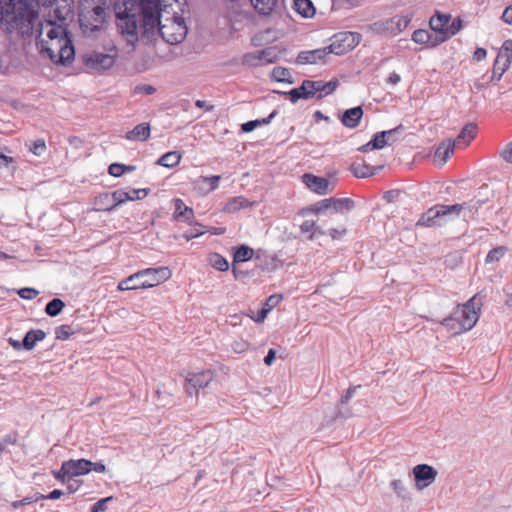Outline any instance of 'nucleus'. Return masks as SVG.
Listing matches in <instances>:
<instances>
[{
  "label": "nucleus",
  "instance_id": "51",
  "mask_svg": "<svg viewBox=\"0 0 512 512\" xmlns=\"http://www.w3.org/2000/svg\"><path fill=\"white\" fill-rule=\"evenodd\" d=\"M220 179V175L205 176L200 178L202 182L209 184V191H213L218 188Z\"/></svg>",
  "mask_w": 512,
  "mask_h": 512
},
{
  "label": "nucleus",
  "instance_id": "2",
  "mask_svg": "<svg viewBox=\"0 0 512 512\" xmlns=\"http://www.w3.org/2000/svg\"><path fill=\"white\" fill-rule=\"evenodd\" d=\"M109 7L106 0H82L79 7V23L87 36L103 28Z\"/></svg>",
  "mask_w": 512,
  "mask_h": 512
},
{
  "label": "nucleus",
  "instance_id": "8",
  "mask_svg": "<svg viewBox=\"0 0 512 512\" xmlns=\"http://www.w3.org/2000/svg\"><path fill=\"white\" fill-rule=\"evenodd\" d=\"M413 475L416 488L423 490L436 480L438 472L428 464H418L413 468Z\"/></svg>",
  "mask_w": 512,
  "mask_h": 512
},
{
  "label": "nucleus",
  "instance_id": "40",
  "mask_svg": "<svg viewBox=\"0 0 512 512\" xmlns=\"http://www.w3.org/2000/svg\"><path fill=\"white\" fill-rule=\"evenodd\" d=\"M462 27V21L460 18H455L448 23V28L446 32V36L441 37V42L446 41L450 37L454 36L457 32L460 31Z\"/></svg>",
  "mask_w": 512,
  "mask_h": 512
},
{
  "label": "nucleus",
  "instance_id": "43",
  "mask_svg": "<svg viewBox=\"0 0 512 512\" xmlns=\"http://www.w3.org/2000/svg\"><path fill=\"white\" fill-rule=\"evenodd\" d=\"M430 33L427 30L419 29L414 31L412 40L419 44H425L430 42Z\"/></svg>",
  "mask_w": 512,
  "mask_h": 512
},
{
  "label": "nucleus",
  "instance_id": "32",
  "mask_svg": "<svg viewBox=\"0 0 512 512\" xmlns=\"http://www.w3.org/2000/svg\"><path fill=\"white\" fill-rule=\"evenodd\" d=\"M64 307L65 303L63 300L60 298H53L47 303L45 313L50 317H56L62 312Z\"/></svg>",
  "mask_w": 512,
  "mask_h": 512
},
{
  "label": "nucleus",
  "instance_id": "55",
  "mask_svg": "<svg viewBox=\"0 0 512 512\" xmlns=\"http://www.w3.org/2000/svg\"><path fill=\"white\" fill-rule=\"evenodd\" d=\"M447 208H445L444 211L450 212L451 216L453 218H458L460 216L461 211L466 209L465 205L461 204H453V205H446Z\"/></svg>",
  "mask_w": 512,
  "mask_h": 512
},
{
  "label": "nucleus",
  "instance_id": "59",
  "mask_svg": "<svg viewBox=\"0 0 512 512\" xmlns=\"http://www.w3.org/2000/svg\"><path fill=\"white\" fill-rule=\"evenodd\" d=\"M43 499H44V494L35 493L34 495L24 497L21 500L23 501V506H24V505H29V504L38 502V501L43 500Z\"/></svg>",
  "mask_w": 512,
  "mask_h": 512
},
{
  "label": "nucleus",
  "instance_id": "15",
  "mask_svg": "<svg viewBox=\"0 0 512 512\" xmlns=\"http://www.w3.org/2000/svg\"><path fill=\"white\" fill-rule=\"evenodd\" d=\"M174 218L177 221L193 224L194 211L191 207L185 205L182 199H174Z\"/></svg>",
  "mask_w": 512,
  "mask_h": 512
},
{
  "label": "nucleus",
  "instance_id": "52",
  "mask_svg": "<svg viewBox=\"0 0 512 512\" xmlns=\"http://www.w3.org/2000/svg\"><path fill=\"white\" fill-rule=\"evenodd\" d=\"M46 149V144L43 139H37L32 142L30 146V151L35 155H41Z\"/></svg>",
  "mask_w": 512,
  "mask_h": 512
},
{
  "label": "nucleus",
  "instance_id": "38",
  "mask_svg": "<svg viewBox=\"0 0 512 512\" xmlns=\"http://www.w3.org/2000/svg\"><path fill=\"white\" fill-rule=\"evenodd\" d=\"M507 248L505 246H498L491 249L486 256V263L498 262L506 253Z\"/></svg>",
  "mask_w": 512,
  "mask_h": 512
},
{
  "label": "nucleus",
  "instance_id": "35",
  "mask_svg": "<svg viewBox=\"0 0 512 512\" xmlns=\"http://www.w3.org/2000/svg\"><path fill=\"white\" fill-rule=\"evenodd\" d=\"M317 84H319L317 98L321 99L324 96L329 95L336 89V87L338 85V81L331 80L329 82H323V81L319 80V81H317Z\"/></svg>",
  "mask_w": 512,
  "mask_h": 512
},
{
  "label": "nucleus",
  "instance_id": "4",
  "mask_svg": "<svg viewBox=\"0 0 512 512\" xmlns=\"http://www.w3.org/2000/svg\"><path fill=\"white\" fill-rule=\"evenodd\" d=\"M474 299L475 297H472L461 308L457 306L455 311L440 323L454 330L455 333L472 329L478 321V313L473 303Z\"/></svg>",
  "mask_w": 512,
  "mask_h": 512
},
{
  "label": "nucleus",
  "instance_id": "23",
  "mask_svg": "<svg viewBox=\"0 0 512 512\" xmlns=\"http://www.w3.org/2000/svg\"><path fill=\"white\" fill-rule=\"evenodd\" d=\"M46 337V333L41 329H31L29 330L23 340L22 345H24V350L30 351L32 350L38 341L44 340Z\"/></svg>",
  "mask_w": 512,
  "mask_h": 512
},
{
  "label": "nucleus",
  "instance_id": "49",
  "mask_svg": "<svg viewBox=\"0 0 512 512\" xmlns=\"http://www.w3.org/2000/svg\"><path fill=\"white\" fill-rule=\"evenodd\" d=\"M126 165L120 163H112L108 167V173L114 177H120L126 172Z\"/></svg>",
  "mask_w": 512,
  "mask_h": 512
},
{
  "label": "nucleus",
  "instance_id": "9",
  "mask_svg": "<svg viewBox=\"0 0 512 512\" xmlns=\"http://www.w3.org/2000/svg\"><path fill=\"white\" fill-rule=\"evenodd\" d=\"M275 54L273 49L267 48L263 50H256L253 52L246 53L243 56V64L248 66H259L263 64L272 63L274 61Z\"/></svg>",
  "mask_w": 512,
  "mask_h": 512
},
{
  "label": "nucleus",
  "instance_id": "63",
  "mask_svg": "<svg viewBox=\"0 0 512 512\" xmlns=\"http://www.w3.org/2000/svg\"><path fill=\"white\" fill-rule=\"evenodd\" d=\"M502 20L505 23L512 25V4L504 10L502 14Z\"/></svg>",
  "mask_w": 512,
  "mask_h": 512
},
{
  "label": "nucleus",
  "instance_id": "16",
  "mask_svg": "<svg viewBox=\"0 0 512 512\" xmlns=\"http://www.w3.org/2000/svg\"><path fill=\"white\" fill-rule=\"evenodd\" d=\"M439 211H436L435 206L429 208L418 219L416 226L424 227H442L446 221H441L438 216Z\"/></svg>",
  "mask_w": 512,
  "mask_h": 512
},
{
  "label": "nucleus",
  "instance_id": "17",
  "mask_svg": "<svg viewBox=\"0 0 512 512\" xmlns=\"http://www.w3.org/2000/svg\"><path fill=\"white\" fill-rule=\"evenodd\" d=\"M450 20V15L440 13H437L436 15L431 17L429 24L431 29L439 34V42H441V37L446 36L448 23L450 22Z\"/></svg>",
  "mask_w": 512,
  "mask_h": 512
},
{
  "label": "nucleus",
  "instance_id": "1",
  "mask_svg": "<svg viewBox=\"0 0 512 512\" xmlns=\"http://www.w3.org/2000/svg\"><path fill=\"white\" fill-rule=\"evenodd\" d=\"M37 47L42 56L55 64L65 65L74 59V46L66 29L52 20L39 24Z\"/></svg>",
  "mask_w": 512,
  "mask_h": 512
},
{
  "label": "nucleus",
  "instance_id": "57",
  "mask_svg": "<svg viewBox=\"0 0 512 512\" xmlns=\"http://www.w3.org/2000/svg\"><path fill=\"white\" fill-rule=\"evenodd\" d=\"M53 476L55 477V479H57L58 481H60L61 483H65L66 480H70L69 479V473L67 470H63V464L61 465V468L60 470L58 471H53Z\"/></svg>",
  "mask_w": 512,
  "mask_h": 512
},
{
  "label": "nucleus",
  "instance_id": "54",
  "mask_svg": "<svg viewBox=\"0 0 512 512\" xmlns=\"http://www.w3.org/2000/svg\"><path fill=\"white\" fill-rule=\"evenodd\" d=\"M500 157L507 163L512 164V140L504 146L500 152Z\"/></svg>",
  "mask_w": 512,
  "mask_h": 512
},
{
  "label": "nucleus",
  "instance_id": "44",
  "mask_svg": "<svg viewBox=\"0 0 512 512\" xmlns=\"http://www.w3.org/2000/svg\"><path fill=\"white\" fill-rule=\"evenodd\" d=\"M73 334L70 325H60L55 329L56 338L59 340H67Z\"/></svg>",
  "mask_w": 512,
  "mask_h": 512
},
{
  "label": "nucleus",
  "instance_id": "50",
  "mask_svg": "<svg viewBox=\"0 0 512 512\" xmlns=\"http://www.w3.org/2000/svg\"><path fill=\"white\" fill-rule=\"evenodd\" d=\"M17 293L21 298L26 300H32L36 298L39 294V292L36 289L30 287L21 288L17 291Z\"/></svg>",
  "mask_w": 512,
  "mask_h": 512
},
{
  "label": "nucleus",
  "instance_id": "56",
  "mask_svg": "<svg viewBox=\"0 0 512 512\" xmlns=\"http://www.w3.org/2000/svg\"><path fill=\"white\" fill-rule=\"evenodd\" d=\"M360 387H361L360 385H358V386H352V387H349V388L345 391V393L341 396V399H340V403H341V405H345V404H347V403L350 401V399L354 396V394H355L356 390H357L358 388H360Z\"/></svg>",
  "mask_w": 512,
  "mask_h": 512
},
{
  "label": "nucleus",
  "instance_id": "45",
  "mask_svg": "<svg viewBox=\"0 0 512 512\" xmlns=\"http://www.w3.org/2000/svg\"><path fill=\"white\" fill-rule=\"evenodd\" d=\"M331 201H332L331 198L323 199V200L315 203L314 205H311L310 207H308L307 210H310L315 213H320L324 210L332 208Z\"/></svg>",
  "mask_w": 512,
  "mask_h": 512
},
{
  "label": "nucleus",
  "instance_id": "6",
  "mask_svg": "<svg viewBox=\"0 0 512 512\" xmlns=\"http://www.w3.org/2000/svg\"><path fill=\"white\" fill-rule=\"evenodd\" d=\"M361 39V35L356 32H340L332 37L331 44L328 46L331 54L343 55L355 48Z\"/></svg>",
  "mask_w": 512,
  "mask_h": 512
},
{
  "label": "nucleus",
  "instance_id": "3",
  "mask_svg": "<svg viewBox=\"0 0 512 512\" xmlns=\"http://www.w3.org/2000/svg\"><path fill=\"white\" fill-rule=\"evenodd\" d=\"M171 277L168 267L147 268L140 270L123 279L118 284V290L146 289L159 285Z\"/></svg>",
  "mask_w": 512,
  "mask_h": 512
},
{
  "label": "nucleus",
  "instance_id": "11",
  "mask_svg": "<svg viewBox=\"0 0 512 512\" xmlns=\"http://www.w3.org/2000/svg\"><path fill=\"white\" fill-rule=\"evenodd\" d=\"M92 461L81 458V459H70L63 462V470H67L69 473V479L76 476L86 475L91 471Z\"/></svg>",
  "mask_w": 512,
  "mask_h": 512
},
{
  "label": "nucleus",
  "instance_id": "60",
  "mask_svg": "<svg viewBox=\"0 0 512 512\" xmlns=\"http://www.w3.org/2000/svg\"><path fill=\"white\" fill-rule=\"evenodd\" d=\"M391 23L396 24L398 31H401L403 28L407 27L408 20L400 16H395L391 19Z\"/></svg>",
  "mask_w": 512,
  "mask_h": 512
},
{
  "label": "nucleus",
  "instance_id": "61",
  "mask_svg": "<svg viewBox=\"0 0 512 512\" xmlns=\"http://www.w3.org/2000/svg\"><path fill=\"white\" fill-rule=\"evenodd\" d=\"M434 206H435L436 211H439L438 216H439L440 220L447 222V218L451 216V213L447 212V211L443 212V210H445V208H447L446 205H444V204H437V205H434Z\"/></svg>",
  "mask_w": 512,
  "mask_h": 512
},
{
  "label": "nucleus",
  "instance_id": "36",
  "mask_svg": "<svg viewBox=\"0 0 512 512\" xmlns=\"http://www.w3.org/2000/svg\"><path fill=\"white\" fill-rule=\"evenodd\" d=\"M272 78L277 82H288L293 83L291 78V73L287 68L284 67H275L272 70Z\"/></svg>",
  "mask_w": 512,
  "mask_h": 512
},
{
  "label": "nucleus",
  "instance_id": "30",
  "mask_svg": "<svg viewBox=\"0 0 512 512\" xmlns=\"http://www.w3.org/2000/svg\"><path fill=\"white\" fill-rule=\"evenodd\" d=\"M350 170L356 178H368L375 174L374 167L368 164L353 163L350 167Z\"/></svg>",
  "mask_w": 512,
  "mask_h": 512
},
{
  "label": "nucleus",
  "instance_id": "28",
  "mask_svg": "<svg viewBox=\"0 0 512 512\" xmlns=\"http://www.w3.org/2000/svg\"><path fill=\"white\" fill-rule=\"evenodd\" d=\"M181 160V154L178 151H170L163 154L157 161L156 164L166 167L174 168Z\"/></svg>",
  "mask_w": 512,
  "mask_h": 512
},
{
  "label": "nucleus",
  "instance_id": "37",
  "mask_svg": "<svg viewBox=\"0 0 512 512\" xmlns=\"http://www.w3.org/2000/svg\"><path fill=\"white\" fill-rule=\"evenodd\" d=\"M390 486L401 499L410 498V493L402 480L395 479L391 482Z\"/></svg>",
  "mask_w": 512,
  "mask_h": 512
},
{
  "label": "nucleus",
  "instance_id": "7",
  "mask_svg": "<svg viewBox=\"0 0 512 512\" xmlns=\"http://www.w3.org/2000/svg\"><path fill=\"white\" fill-rule=\"evenodd\" d=\"M396 132H398V130H381L380 132H377L370 141L360 146L358 151L367 153L373 150L383 149L385 146L390 145L397 140L394 137Z\"/></svg>",
  "mask_w": 512,
  "mask_h": 512
},
{
  "label": "nucleus",
  "instance_id": "12",
  "mask_svg": "<svg viewBox=\"0 0 512 512\" xmlns=\"http://www.w3.org/2000/svg\"><path fill=\"white\" fill-rule=\"evenodd\" d=\"M213 379V373L210 370L201 371L199 373L189 374L187 377V393L192 395L191 388L197 393L198 389L206 387Z\"/></svg>",
  "mask_w": 512,
  "mask_h": 512
},
{
  "label": "nucleus",
  "instance_id": "41",
  "mask_svg": "<svg viewBox=\"0 0 512 512\" xmlns=\"http://www.w3.org/2000/svg\"><path fill=\"white\" fill-rule=\"evenodd\" d=\"M150 132L151 130H128L124 137L130 141H145L149 138Z\"/></svg>",
  "mask_w": 512,
  "mask_h": 512
},
{
  "label": "nucleus",
  "instance_id": "53",
  "mask_svg": "<svg viewBox=\"0 0 512 512\" xmlns=\"http://www.w3.org/2000/svg\"><path fill=\"white\" fill-rule=\"evenodd\" d=\"M282 300V295L273 294L269 296L266 301L264 307L269 311H271L274 307H276L280 301Z\"/></svg>",
  "mask_w": 512,
  "mask_h": 512
},
{
  "label": "nucleus",
  "instance_id": "31",
  "mask_svg": "<svg viewBox=\"0 0 512 512\" xmlns=\"http://www.w3.org/2000/svg\"><path fill=\"white\" fill-rule=\"evenodd\" d=\"M331 205L334 211H351L355 207V202L351 198H331Z\"/></svg>",
  "mask_w": 512,
  "mask_h": 512
},
{
  "label": "nucleus",
  "instance_id": "42",
  "mask_svg": "<svg viewBox=\"0 0 512 512\" xmlns=\"http://www.w3.org/2000/svg\"><path fill=\"white\" fill-rule=\"evenodd\" d=\"M319 229V227L316 225L314 221L306 220L300 225V231L303 234L310 233L308 239H313V234Z\"/></svg>",
  "mask_w": 512,
  "mask_h": 512
},
{
  "label": "nucleus",
  "instance_id": "58",
  "mask_svg": "<svg viewBox=\"0 0 512 512\" xmlns=\"http://www.w3.org/2000/svg\"><path fill=\"white\" fill-rule=\"evenodd\" d=\"M203 231H201L200 229L198 228H191L189 230H187L184 234H183V237L186 239V240H191V239H194V238H197L201 235H203Z\"/></svg>",
  "mask_w": 512,
  "mask_h": 512
},
{
  "label": "nucleus",
  "instance_id": "46",
  "mask_svg": "<svg viewBox=\"0 0 512 512\" xmlns=\"http://www.w3.org/2000/svg\"><path fill=\"white\" fill-rule=\"evenodd\" d=\"M113 496H108L98 500L92 507L90 512H105L107 510V504L113 501Z\"/></svg>",
  "mask_w": 512,
  "mask_h": 512
},
{
  "label": "nucleus",
  "instance_id": "5",
  "mask_svg": "<svg viewBox=\"0 0 512 512\" xmlns=\"http://www.w3.org/2000/svg\"><path fill=\"white\" fill-rule=\"evenodd\" d=\"M118 56L116 46L112 45L106 52H92L85 55L84 62L86 66L97 71H104L111 68Z\"/></svg>",
  "mask_w": 512,
  "mask_h": 512
},
{
  "label": "nucleus",
  "instance_id": "25",
  "mask_svg": "<svg viewBox=\"0 0 512 512\" xmlns=\"http://www.w3.org/2000/svg\"><path fill=\"white\" fill-rule=\"evenodd\" d=\"M293 8L304 18L312 17L315 14V8L311 0H294Z\"/></svg>",
  "mask_w": 512,
  "mask_h": 512
},
{
  "label": "nucleus",
  "instance_id": "34",
  "mask_svg": "<svg viewBox=\"0 0 512 512\" xmlns=\"http://www.w3.org/2000/svg\"><path fill=\"white\" fill-rule=\"evenodd\" d=\"M249 204L248 200L244 197H234L228 201L225 206V211L229 213H234L239 211L240 209L247 207Z\"/></svg>",
  "mask_w": 512,
  "mask_h": 512
},
{
  "label": "nucleus",
  "instance_id": "47",
  "mask_svg": "<svg viewBox=\"0 0 512 512\" xmlns=\"http://www.w3.org/2000/svg\"><path fill=\"white\" fill-rule=\"evenodd\" d=\"M275 115V112H272L268 117L266 118H262V119H257V120H252V121H248L246 123H243L241 125L240 128H256L257 126H260V125H265V124H268L270 119L272 117H274Z\"/></svg>",
  "mask_w": 512,
  "mask_h": 512
},
{
  "label": "nucleus",
  "instance_id": "21",
  "mask_svg": "<svg viewBox=\"0 0 512 512\" xmlns=\"http://www.w3.org/2000/svg\"><path fill=\"white\" fill-rule=\"evenodd\" d=\"M363 116V110L360 106L347 109L341 116L342 124L347 128L358 126Z\"/></svg>",
  "mask_w": 512,
  "mask_h": 512
},
{
  "label": "nucleus",
  "instance_id": "33",
  "mask_svg": "<svg viewBox=\"0 0 512 512\" xmlns=\"http://www.w3.org/2000/svg\"><path fill=\"white\" fill-rule=\"evenodd\" d=\"M254 251L246 245H240L234 252V262H245L253 257Z\"/></svg>",
  "mask_w": 512,
  "mask_h": 512
},
{
  "label": "nucleus",
  "instance_id": "27",
  "mask_svg": "<svg viewBox=\"0 0 512 512\" xmlns=\"http://www.w3.org/2000/svg\"><path fill=\"white\" fill-rule=\"evenodd\" d=\"M225 14L230 20H237L242 14V0H225Z\"/></svg>",
  "mask_w": 512,
  "mask_h": 512
},
{
  "label": "nucleus",
  "instance_id": "14",
  "mask_svg": "<svg viewBox=\"0 0 512 512\" xmlns=\"http://www.w3.org/2000/svg\"><path fill=\"white\" fill-rule=\"evenodd\" d=\"M330 53L328 46L311 50V51H303L300 52L297 56L298 64H317L321 61H324L326 56Z\"/></svg>",
  "mask_w": 512,
  "mask_h": 512
},
{
  "label": "nucleus",
  "instance_id": "39",
  "mask_svg": "<svg viewBox=\"0 0 512 512\" xmlns=\"http://www.w3.org/2000/svg\"><path fill=\"white\" fill-rule=\"evenodd\" d=\"M210 262L213 268L224 272L227 271L229 268L228 261L220 254H213L210 258Z\"/></svg>",
  "mask_w": 512,
  "mask_h": 512
},
{
  "label": "nucleus",
  "instance_id": "10",
  "mask_svg": "<svg viewBox=\"0 0 512 512\" xmlns=\"http://www.w3.org/2000/svg\"><path fill=\"white\" fill-rule=\"evenodd\" d=\"M302 180L311 191L319 195H325L332 191L330 188V182L327 178L305 173L302 176Z\"/></svg>",
  "mask_w": 512,
  "mask_h": 512
},
{
  "label": "nucleus",
  "instance_id": "62",
  "mask_svg": "<svg viewBox=\"0 0 512 512\" xmlns=\"http://www.w3.org/2000/svg\"><path fill=\"white\" fill-rule=\"evenodd\" d=\"M156 91V89L151 85H142L136 87V92L143 93L146 95H151Z\"/></svg>",
  "mask_w": 512,
  "mask_h": 512
},
{
  "label": "nucleus",
  "instance_id": "64",
  "mask_svg": "<svg viewBox=\"0 0 512 512\" xmlns=\"http://www.w3.org/2000/svg\"><path fill=\"white\" fill-rule=\"evenodd\" d=\"M287 95L289 96V99L292 103H296L299 99L302 98L301 96V92L299 91L298 88H294L292 90H290Z\"/></svg>",
  "mask_w": 512,
  "mask_h": 512
},
{
  "label": "nucleus",
  "instance_id": "20",
  "mask_svg": "<svg viewBox=\"0 0 512 512\" xmlns=\"http://www.w3.org/2000/svg\"><path fill=\"white\" fill-rule=\"evenodd\" d=\"M454 146L452 145V139L447 138L443 140L434 152V160L439 161L441 165H444L451 155L454 153Z\"/></svg>",
  "mask_w": 512,
  "mask_h": 512
},
{
  "label": "nucleus",
  "instance_id": "29",
  "mask_svg": "<svg viewBox=\"0 0 512 512\" xmlns=\"http://www.w3.org/2000/svg\"><path fill=\"white\" fill-rule=\"evenodd\" d=\"M298 89L301 92L302 99H310L318 95L319 84H317V81L304 80Z\"/></svg>",
  "mask_w": 512,
  "mask_h": 512
},
{
  "label": "nucleus",
  "instance_id": "26",
  "mask_svg": "<svg viewBox=\"0 0 512 512\" xmlns=\"http://www.w3.org/2000/svg\"><path fill=\"white\" fill-rule=\"evenodd\" d=\"M64 4L63 5H60L58 2H57V5L56 7L54 8L53 10V15L50 16V19L49 20H52V21H65L68 16L71 14L72 12V8H71V3H72V0H64Z\"/></svg>",
  "mask_w": 512,
  "mask_h": 512
},
{
  "label": "nucleus",
  "instance_id": "48",
  "mask_svg": "<svg viewBox=\"0 0 512 512\" xmlns=\"http://www.w3.org/2000/svg\"><path fill=\"white\" fill-rule=\"evenodd\" d=\"M485 202L486 199H473L469 202L462 203V205L466 206L465 210H468L470 213L474 214Z\"/></svg>",
  "mask_w": 512,
  "mask_h": 512
},
{
  "label": "nucleus",
  "instance_id": "19",
  "mask_svg": "<svg viewBox=\"0 0 512 512\" xmlns=\"http://www.w3.org/2000/svg\"><path fill=\"white\" fill-rule=\"evenodd\" d=\"M254 10L261 16H269L275 12L279 6V0H250Z\"/></svg>",
  "mask_w": 512,
  "mask_h": 512
},
{
  "label": "nucleus",
  "instance_id": "13",
  "mask_svg": "<svg viewBox=\"0 0 512 512\" xmlns=\"http://www.w3.org/2000/svg\"><path fill=\"white\" fill-rule=\"evenodd\" d=\"M150 189L142 188V189H132V193L135 196H130V193H127L125 189H117L111 193L113 198V205L117 208L119 205L124 204L127 201L140 200L145 198L149 194Z\"/></svg>",
  "mask_w": 512,
  "mask_h": 512
},
{
  "label": "nucleus",
  "instance_id": "18",
  "mask_svg": "<svg viewBox=\"0 0 512 512\" xmlns=\"http://www.w3.org/2000/svg\"><path fill=\"white\" fill-rule=\"evenodd\" d=\"M498 63H501L500 69V75H503V73L508 69L511 60H512V40H506L502 44L497 58Z\"/></svg>",
  "mask_w": 512,
  "mask_h": 512
},
{
  "label": "nucleus",
  "instance_id": "22",
  "mask_svg": "<svg viewBox=\"0 0 512 512\" xmlns=\"http://www.w3.org/2000/svg\"><path fill=\"white\" fill-rule=\"evenodd\" d=\"M113 198L112 195L105 192L97 195L94 198V210L95 211H103V212H112L116 209V207L113 205Z\"/></svg>",
  "mask_w": 512,
  "mask_h": 512
},
{
  "label": "nucleus",
  "instance_id": "24",
  "mask_svg": "<svg viewBox=\"0 0 512 512\" xmlns=\"http://www.w3.org/2000/svg\"><path fill=\"white\" fill-rule=\"evenodd\" d=\"M476 136L477 130H461L460 133L452 139V145L455 149H464Z\"/></svg>",
  "mask_w": 512,
  "mask_h": 512
}]
</instances>
